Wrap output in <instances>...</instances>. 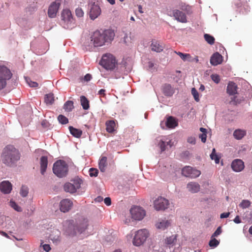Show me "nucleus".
Wrapping results in <instances>:
<instances>
[{
	"label": "nucleus",
	"mask_w": 252,
	"mask_h": 252,
	"mask_svg": "<svg viewBox=\"0 0 252 252\" xmlns=\"http://www.w3.org/2000/svg\"><path fill=\"white\" fill-rule=\"evenodd\" d=\"M114 36V32L110 29L96 31L91 36L90 40L86 41L84 46L86 50L93 51L95 47L102 46L105 43L111 42Z\"/></svg>",
	"instance_id": "obj_1"
},
{
	"label": "nucleus",
	"mask_w": 252,
	"mask_h": 252,
	"mask_svg": "<svg viewBox=\"0 0 252 252\" xmlns=\"http://www.w3.org/2000/svg\"><path fill=\"white\" fill-rule=\"evenodd\" d=\"M0 157L2 163L6 166L14 168L18 165L21 158V154L14 146L8 145L2 150Z\"/></svg>",
	"instance_id": "obj_2"
},
{
	"label": "nucleus",
	"mask_w": 252,
	"mask_h": 252,
	"mask_svg": "<svg viewBox=\"0 0 252 252\" xmlns=\"http://www.w3.org/2000/svg\"><path fill=\"white\" fill-rule=\"evenodd\" d=\"M61 25L66 29H72L76 26V23L69 9H63L61 14Z\"/></svg>",
	"instance_id": "obj_3"
},
{
	"label": "nucleus",
	"mask_w": 252,
	"mask_h": 252,
	"mask_svg": "<svg viewBox=\"0 0 252 252\" xmlns=\"http://www.w3.org/2000/svg\"><path fill=\"white\" fill-rule=\"evenodd\" d=\"M68 171V167L65 161L59 160L54 163L53 172L58 177H65L67 175Z\"/></svg>",
	"instance_id": "obj_4"
},
{
	"label": "nucleus",
	"mask_w": 252,
	"mask_h": 252,
	"mask_svg": "<svg viewBox=\"0 0 252 252\" xmlns=\"http://www.w3.org/2000/svg\"><path fill=\"white\" fill-rule=\"evenodd\" d=\"M99 63L106 69L112 70L115 67L116 61L112 55L107 54L102 56Z\"/></svg>",
	"instance_id": "obj_5"
},
{
	"label": "nucleus",
	"mask_w": 252,
	"mask_h": 252,
	"mask_svg": "<svg viewBox=\"0 0 252 252\" xmlns=\"http://www.w3.org/2000/svg\"><path fill=\"white\" fill-rule=\"evenodd\" d=\"M149 236V232L146 229H141L135 232L132 242L135 246H140L146 240Z\"/></svg>",
	"instance_id": "obj_6"
},
{
	"label": "nucleus",
	"mask_w": 252,
	"mask_h": 252,
	"mask_svg": "<svg viewBox=\"0 0 252 252\" xmlns=\"http://www.w3.org/2000/svg\"><path fill=\"white\" fill-rule=\"evenodd\" d=\"M82 180L79 178H75L71 181V182L64 184L63 188L66 192L70 193H75L76 190L80 188Z\"/></svg>",
	"instance_id": "obj_7"
},
{
	"label": "nucleus",
	"mask_w": 252,
	"mask_h": 252,
	"mask_svg": "<svg viewBox=\"0 0 252 252\" xmlns=\"http://www.w3.org/2000/svg\"><path fill=\"white\" fill-rule=\"evenodd\" d=\"M132 219L136 220H142L146 215L145 211L140 206H133L130 210Z\"/></svg>",
	"instance_id": "obj_8"
},
{
	"label": "nucleus",
	"mask_w": 252,
	"mask_h": 252,
	"mask_svg": "<svg viewBox=\"0 0 252 252\" xmlns=\"http://www.w3.org/2000/svg\"><path fill=\"white\" fill-rule=\"evenodd\" d=\"M182 173L185 177L196 178L200 176L201 172L190 166H186L182 169Z\"/></svg>",
	"instance_id": "obj_9"
},
{
	"label": "nucleus",
	"mask_w": 252,
	"mask_h": 252,
	"mask_svg": "<svg viewBox=\"0 0 252 252\" xmlns=\"http://www.w3.org/2000/svg\"><path fill=\"white\" fill-rule=\"evenodd\" d=\"M155 209L157 211L164 210L167 208L169 205V201L162 197H158L154 202Z\"/></svg>",
	"instance_id": "obj_10"
},
{
	"label": "nucleus",
	"mask_w": 252,
	"mask_h": 252,
	"mask_svg": "<svg viewBox=\"0 0 252 252\" xmlns=\"http://www.w3.org/2000/svg\"><path fill=\"white\" fill-rule=\"evenodd\" d=\"M60 5V0H57L51 4L48 11V14L49 17L53 18L56 16L57 12L59 9Z\"/></svg>",
	"instance_id": "obj_11"
},
{
	"label": "nucleus",
	"mask_w": 252,
	"mask_h": 252,
	"mask_svg": "<svg viewBox=\"0 0 252 252\" xmlns=\"http://www.w3.org/2000/svg\"><path fill=\"white\" fill-rule=\"evenodd\" d=\"M12 76L10 70L3 63H0V78L11 79Z\"/></svg>",
	"instance_id": "obj_12"
},
{
	"label": "nucleus",
	"mask_w": 252,
	"mask_h": 252,
	"mask_svg": "<svg viewBox=\"0 0 252 252\" xmlns=\"http://www.w3.org/2000/svg\"><path fill=\"white\" fill-rule=\"evenodd\" d=\"M232 170L236 172L241 171L244 168V163L240 159H234L231 163V165Z\"/></svg>",
	"instance_id": "obj_13"
},
{
	"label": "nucleus",
	"mask_w": 252,
	"mask_h": 252,
	"mask_svg": "<svg viewBox=\"0 0 252 252\" xmlns=\"http://www.w3.org/2000/svg\"><path fill=\"white\" fill-rule=\"evenodd\" d=\"M72 205L73 203L70 199H63L60 202V210L63 213L67 212L71 208Z\"/></svg>",
	"instance_id": "obj_14"
},
{
	"label": "nucleus",
	"mask_w": 252,
	"mask_h": 252,
	"mask_svg": "<svg viewBox=\"0 0 252 252\" xmlns=\"http://www.w3.org/2000/svg\"><path fill=\"white\" fill-rule=\"evenodd\" d=\"M101 13V9L99 6L94 3L90 10V17L92 20L96 19Z\"/></svg>",
	"instance_id": "obj_15"
},
{
	"label": "nucleus",
	"mask_w": 252,
	"mask_h": 252,
	"mask_svg": "<svg viewBox=\"0 0 252 252\" xmlns=\"http://www.w3.org/2000/svg\"><path fill=\"white\" fill-rule=\"evenodd\" d=\"M12 189V184L8 181H3L0 184V190L4 194L9 193Z\"/></svg>",
	"instance_id": "obj_16"
},
{
	"label": "nucleus",
	"mask_w": 252,
	"mask_h": 252,
	"mask_svg": "<svg viewBox=\"0 0 252 252\" xmlns=\"http://www.w3.org/2000/svg\"><path fill=\"white\" fill-rule=\"evenodd\" d=\"M163 94L167 97H171L175 93V89L169 84H165L162 87Z\"/></svg>",
	"instance_id": "obj_17"
},
{
	"label": "nucleus",
	"mask_w": 252,
	"mask_h": 252,
	"mask_svg": "<svg viewBox=\"0 0 252 252\" xmlns=\"http://www.w3.org/2000/svg\"><path fill=\"white\" fill-rule=\"evenodd\" d=\"M173 16L178 22L186 23L187 22L185 14L179 10H174L173 11Z\"/></svg>",
	"instance_id": "obj_18"
},
{
	"label": "nucleus",
	"mask_w": 252,
	"mask_h": 252,
	"mask_svg": "<svg viewBox=\"0 0 252 252\" xmlns=\"http://www.w3.org/2000/svg\"><path fill=\"white\" fill-rule=\"evenodd\" d=\"M223 61L222 56L218 52L214 53L211 57L210 63L214 66L220 64Z\"/></svg>",
	"instance_id": "obj_19"
},
{
	"label": "nucleus",
	"mask_w": 252,
	"mask_h": 252,
	"mask_svg": "<svg viewBox=\"0 0 252 252\" xmlns=\"http://www.w3.org/2000/svg\"><path fill=\"white\" fill-rule=\"evenodd\" d=\"M151 50L156 52H161L164 49L163 44L160 42L153 40L151 45Z\"/></svg>",
	"instance_id": "obj_20"
},
{
	"label": "nucleus",
	"mask_w": 252,
	"mask_h": 252,
	"mask_svg": "<svg viewBox=\"0 0 252 252\" xmlns=\"http://www.w3.org/2000/svg\"><path fill=\"white\" fill-rule=\"evenodd\" d=\"M171 224L170 220H159L156 224L158 229L164 230L167 228Z\"/></svg>",
	"instance_id": "obj_21"
},
{
	"label": "nucleus",
	"mask_w": 252,
	"mask_h": 252,
	"mask_svg": "<svg viewBox=\"0 0 252 252\" xmlns=\"http://www.w3.org/2000/svg\"><path fill=\"white\" fill-rule=\"evenodd\" d=\"M187 188L188 190L191 193H196L199 191L200 186L196 182H191L188 184Z\"/></svg>",
	"instance_id": "obj_22"
},
{
	"label": "nucleus",
	"mask_w": 252,
	"mask_h": 252,
	"mask_svg": "<svg viewBox=\"0 0 252 252\" xmlns=\"http://www.w3.org/2000/svg\"><path fill=\"white\" fill-rule=\"evenodd\" d=\"M237 86L235 83L229 82L227 87V92L230 95H234L237 93Z\"/></svg>",
	"instance_id": "obj_23"
},
{
	"label": "nucleus",
	"mask_w": 252,
	"mask_h": 252,
	"mask_svg": "<svg viewBox=\"0 0 252 252\" xmlns=\"http://www.w3.org/2000/svg\"><path fill=\"white\" fill-rule=\"evenodd\" d=\"M172 145L173 143L170 140L168 141H166L161 139L158 143V145L160 147L161 152L164 151L168 147L171 148L172 146Z\"/></svg>",
	"instance_id": "obj_24"
},
{
	"label": "nucleus",
	"mask_w": 252,
	"mask_h": 252,
	"mask_svg": "<svg viewBox=\"0 0 252 252\" xmlns=\"http://www.w3.org/2000/svg\"><path fill=\"white\" fill-rule=\"evenodd\" d=\"M48 164V159L47 157L42 156L40 158V167H41V173L44 175L45 172Z\"/></svg>",
	"instance_id": "obj_25"
},
{
	"label": "nucleus",
	"mask_w": 252,
	"mask_h": 252,
	"mask_svg": "<svg viewBox=\"0 0 252 252\" xmlns=\"http://www.w3.org/2000/svg\"><path fill=\"white\" fill-rule=\"evenodd\" d=\"M165 126L168 128H174L177 126V122L173 117H169L165 122Z\"/></svg>",
	"instance_id": "obj_26"
},
{
	"label": "nucleus",
	"mask_w": 252,
	"mask_h": 252,
	"mask_svg": "<svg viewBox=\"0 0 252 252\" xmlns=\"http://www.w3.org/2000/svg\"><path fill=\"white\" fill-rule=\"evenodd\" d=\"M99 168L101 172H104L106 170V167L107 165V158L106 157H102L99 160Z\"/></svg>",
	"instance_id": "obj_27"
},
{
	"label": "nucleus",
	"mask_w": 252,
	"mask_h": 252,
	"mask_svg": "<svg viewBox=\"0 0 252 252\" xmlns=\"http://www.w3.org/2000/svg\"><path fill=\"white\" fill-rule=\"evenodd\" d=\"M68 128H69L70 133L74 137H76V138H79L81 137V136L82 134V130H81L80 129L74 128L72 126H69Z\"/></svg>",
	"instance_id": "obj_28"
},
{
	"label": "nucleus",
	"mask_w": 252,
	"mask_h": 252,
	"mask_svg": "<svg viewBox=\"0 0 252 252\" xmlns=\"http://www.w3.org/2000/svg\"><path fill=\"white\" fill-rule=\"evenodd\" d=\"M88 224L87 222H84L79 225L77 228V232L80 234H83L84 235H88V232H86V231L88 229Z\"/></svg>",
	"instance_id": "obj_29"
},
{
	"label": "nucleus",
	"mask_w": 252,
	"mask_h": 252,
	"mask_svg": "<svg viewBox=\"0 0 252 252\" xmlns=\"http://www.w3.org/2000/svg\"><path fill=\"white\" fill-rule=\"evenodd\" d=\"M106 130L109 133L113 132L115 130V123L113 120H110L106 123Z\"/></svg>",
	"instance_id": "obj_30"
},
{
	"label": "nucleus",
	"mask_w": 252,
	"mask_h": 252,
	"mask_svg": "<svg viewBox=\"0 0 252 252\" xmlns=\"http://www.w3.org/2000/svg\"><path fill=\"white\" fill-rule=\"evenodd\" d=\"M81 104L84 110H88L89 108V102L88 99L84 95L80 96Z\"/></svg>",
	"instance_id": "obj_31"
},
{
	"label": "nucleus",
	"mask_w": 252,
	"mask_h": 252,
	"mask_svg": "<svg viewBox=\"0 0 252 252\" xmlns=\"http://www.w3.org/2000/svg\"><path fill=\"white\" fill-rule=\"evenodd\" d=\"M54 94L52 93L46 94L45 95L44 101L48 105H51L54 102Z\"/></svg>",
	"instance_id": "obj_32"
},
{
	"label": "nucleus",
	"mask_w": 252,
	"mask_h": 252,
	"mask_svg": "<svg viewBox=\"0 0 252 252\" xmlns=\"http://www.w3.org/2000/svg\"><path fill=\"white\" fill-rule=\"evenodd\" d=\"M245 134L246 132L244 130L236 129L233 133V136L236 139L240 140L244 137Z\"/></svg>",
	"instance_id": "obj_33"
},
{
	"label": "nucleus",
	"mask_w": 252,
	"mask_h": 252,
	"mask_svg": "<svg viewBox=\"0 0 252 252\" xmlns=\"http://www.w3.org/2000/svg\"><path fill=\"white\" fill-rule=\"evenodd\" d=\"M73 106V102L72 101L68 100L64 104L63 109L66 112H70L72 111Z\"/></svg>",
	"instance_id": "obj_34"
},
{
	"label": "nucleus",
	"mask_w": 252,
	"mask_h": 252,
	"mask_svg": "<svg viewBox=\"0 0 252 252\" xmlns=\"http://www.w3.org/2000/svg\"><path fill=\"white\" fill-rule=\"evenodd\" d=\"M175 53L178 55L184 61H190L191 56L189 54H184L180 52L175 51Z\"/></svg>",
	"instance_id": "obj_35"
},
{
	"label": "nucleus",
	"mask_w": 252,
	"mask_h": 252,
	"mask_svg": "<svg viewBox=\"0 0 252 252\" xmlns=\"http://www.w3.org/2000/svg\"><path fill=\"white\" fill-rule=\"evenodd\" d=\"M204 37L205 40L209 44L213 45L214 43L215 38L213 36H212L209 34L205 33L204 35Z\"/></svg>",
	"instance_id": "obj_36"
},
{
	"label": "nucleus",
	"mask_w": 252,
	"mask_h": 252,
	"mask_svg": "<svg viewBox=\"0 0 252 252\" xmlns=\"http://www.w3.org/2000/svg\"><path fill=\"white\" fill-rule=\"evenodd\" d=\"M132 40H133V38L132 37L130 32L125 33V35L123 37V41L125 44H127L130 42Z\"/></svg>",
	"instance_id": "obj_37"
},
{
	"label": "nucleus",
	"mask_w": 252,
	"mask_h": 252,
	"mask_svg": "<svg viewBox=\"0 0 252 252\" xmlns=\"http://www.w3.org/2000/svg\"><path fill=\"white\" fill-rule=\"evenodd\" d=\"M29 193V188L25 186H22L20 189V194L23 197H26Z\"/></svg>",
	"instance_id": "obj_38"
},
{
	"label": "nucleus",
	"mask_w": 252,
	"mask_h": 252,
	"mask_svg": "<svg viewBox=\"0 0 252 252\" xmlns=\"http://www.w3.org/2000/svg\"><path fill=\"white\" fill-rule=\"evenodd\" d=\"M176 241V235H173L168 238L166 240V243L168 245H173Z\"/></svg>",
	"instance_id": "obj_39"
},
{
	"label": "nucleus",
	"mask_w": 252,
	"mask_h": 252,
	"mask_svg": "<svg viewBox=\"0 0 252 252\" xmlns=\"http://www.w3.org/2000/svg\"><path fill=\"white\" fill-rule=\"evenodd\" d=\"M219 241L215 237H211V239L209 241V245L210 247L214 248L217 247L219 245Z\"/></svg>",
	"instance_id": "obj_40"
},
{
	"label": "nucleus",
	"mask_w": 252,
	"mask_h": 252,
	"mask_svg": "<svg viewBox=\"0 0 252 252\" xmlns=\"http://www.w3.org/2000/svg\"><path fill=\"white\" fill-rule=\"evenodd\" d=\"M251 202L249 200H243L239 204V206L242 209L249 208L251 205Z\"/></svg>",
	"instance_id": "obj_41"
},
{
	"label": "nucleus",
	"mask_w": 252,
	"mask_h": 252,
	"mask_svg": "<svg viewBox=\"0 0 252 252\" xmlns=\"http://www.w3.org/2000/svg\"><path fill=\"white\" fill-rule=\"evenodd\" d=\"M58 120L60 123L63 125H65L68 123V119L63 115H59L58 117Z\"/></svg>",
	"instance_id": "obj_42"
},
{
	"label": "nucleus",
	"mask_w": 252,
	"mask_h": 252,
	"mask_svg": "<svg viewBox=\"0 0 252 252\" xmlns=\"http://www.w3.org/2000/svg\"><path fill=\"white\" fill-rule=\"evenodd\" d=\"M25 78L26 82L30 87L32 88H36L38 87V84L37 82L32 81L31 79L28 77H25Z\"/></svg>",
	"instance_id": "obj_43"
},
{
	"label": "nucleus",
	"mask_w": 252,
	"mask_h": 252,
	"mask_svg": "<svg viewBox=\"0 0 252 252\" xmlns=\"http://www.w3.org/2000/svg\"><path fill=\"white\" fill-rule=\"evenodd\" d=\"M10 205L12 208L17 212H22V211L21 207L18 206L16 202L13 201L11 200L10 201Z\"/></svg>",
	"instance_id": "obj_44"
},
{
	"label": "nucleus",
	"mask_w": 252,
	"mask_h": 252,
	"mask_svg": "<svg viewBox=\"0 0 252 252\" xmlns=\"http://www.w3.org/2000/svg\"><path fill=\"white\" fill-rule=\"evenodd\" d=\"M10 79L0 78V91L3 89L7 85V81Z\"/></svg>",
	"instance_id": "obj_45"
},
{
	"label": "nucleus",
	"mask_w": 252,
	"mask_h": 252,
	"mask_svg": "<svg viewBox=\"0 0 252 252\" xmlns=\"http://www.w3.org/2000/svg\"><path fill=\"white\" fill-rule=\"evenodd\" d=\"M191 94L193 95L194 100L198 102L200 100L199 94H198L197 91L195 89V88H192Z\"/></svg>",
	"instance_id": "obj_46"
},
{
	"label": "nucleus",
	"mask_w": 252,
	"mask_h": 252,
	"mask_svg": "<svg viewBox=\"0 0 252 252\" xmlns=\"http://www.w3.org/2000/svg\"><path fill=\"white\" fill-rule=\"evenodd\" d=\"M55 233H57V234L55 237H53L52 235H50V238L54 243H57L58 242L60 241V232H59V231L56 230L55 231Z\"/></svg>",
	"instance_id": "obj_47"
},
{
	"label": "nucleus",
	"mask_w": 252,
	"mask_h": 252,
	"mask_svg": "<svg viewBox=\"0 0 252 252\" xmlns=\"http://www.w3.org/2000/svg\"><path fill=\"white\" fill-rule=\"evenodd\" d=\"M98 171L96 168H91L89 169V175L91 177H96L98 175Z\"/></svg>",
	"instance_id": "obj_48"
},
{
	"label": "nucleus",
	"mask_w": 252,
	"mask_h": 252,
	"mask_svg": "<svg viewBox=\"0 0 252 252\" xmlns=\"http://www.w3.org/2000/svg\"><path fill=\"white\" fill-rule=\"evenodd\" d=\"M76 15L78 17H82L84 15V12L81 8H77L75 10Z\"/></svg>",
	"instance_id": "obj_49"
},
{
	"label": "nucleus",
	"mask_w": 252,
	"mask_h": 252,
	"mask_svg": "<svg viewBox=\"0 0 252 252\" xmlns=\"http://www.w3.org/2000/svg\"><path fill=\"white\" fill-rule=\"evenodd\" d=\"M210 156L211 159L215 160L216 163H219L220 158L217 155V154H214V153H211Z\"/></svg>",
	"instance_id": "obj_50"
},
{
	"label": "nucleus",
	"mask_w": 252,
	"mask_h": 252,
	"mask_svg": "<svg viewBox=\"0 0 252 252\" xmlns=\"http://www.w3.org/2000/svg\"><path fill=\"white\" fill-rule=\"evenodd\" d=\"M221 226H219L217 228V230L215 231V232L212 234V238L217 237L221 233Z\"/></svg>",
	"instance_id": "obj_51"
},
{
	"label": "nucleus",
	"mask_w": 252,
	"mask_h": 252,
	"mask_svg": "<svg viewBox=\"0 0 252 252\" xmlns=\"http://www.w3.org/2000/svg\"><path fill=\"white\" fill-rule=\"evenodd\" d=\"M211 79L216 83H218L220 81V76L217 74H212L211 76Z\"/></svg>",
	"instance_id": "obj_52"
},
{
	"label": "nucleus",
	"mask_w": 252,
	"mask_h": 252,
	"mask_svg": "<svg viewBox=\"0 0 252 252\" xmlns=\"http://www.w3.org/2000/svg\"><path fill=\"white\" fill-rule=\"evenodd\" d=\"M230 102L232 104L236 105L238 103H240V100H239L237 98L236 96H233L231 98V100Z\"/></svg>",
	"instance_id": "obj_53"
},
{
	"label": "nucleus",
	"mask_w": 252,
	"mask_h": 252,
	"mask_svg": "<svg viewBox=\"0 0 252 252\" xmlns=\"http://www.w3.org/2000/svg\"><path fill=\"white\" fill-rule=\"evenodd\" d=\"M199 137L201 139L203 143H205L206 141L207 133H201L199 135Z\"/></svg>",
	"instance_id": "obj_54"
},
{
	"label": "nucleus",
	"mask_w": 252,
	"mask_h": 252,
	"mask_svg": "<svg viewBox=\"0 0 252 252\" xmlns=\"http://www.w3.org/2000/svg\"><path fill=\"white\" fill-rule=\"evenodd\" d=\"M41 245L42 246L43 250L46 252H48L51 250V247L48 244H43V243H41Z\"/></svg>",
	"instance_id": "obj_55"
},
{
	"label": "nucleus",
	"mask_w": 252,
	"mask_h": 252,
	"mask_svg": "<svg viewBox=\"0 0 252 252\" xmlns=\"http://www.w3.org/2000/svg\"><path fill=\"white\" fill-rule=\"evenodd\" d=\"M188 142L192 145H194L195 144V138L193 137H189L188 139Z\"/></svg>",
	"instance_id": "obj_56"
},
{
	"label": "nucleus",
	"mask_w": 252,
	"mask_h": 252,
	"mask_svg": "<svg viewBox=\"0 0 252 252\" xmlns=\"http://www.w3.org/2000/svg\"><path fill=\"white\" fill-rule=\"evenodd\" d=\"M126 67L125 65H122L121 66V69H122V73L124 74H127L129 71H130V69H126Z\"/></svg>",
	"instance_id": "obj_57"
},
{
	"label": "nucleus",
	"mask_w": 252,
	"mask_h": 252,
	"mask_svg": "<svg viewBox=\"0 0 252 252\" xmlns=\"http://www.w3.org/2000/svg\"><path fill=\"white\" fill-rule=\"evenodd\" d=\"M104 202L106 205L109 206L111 203V198L110 197H106L104 199Z\"/></svg>",
	"instance_id": "obj_58"
},
{
	"label": "nucleus",
	"mask_w": 252,
	"mask_h": 252,
	"mask_svg": "<svg viewBox=\"0 0 252 252\" xmlns=\"http://www.w3.org/2000/svg\"><path fill=\"white\" fill-rule=\"evenodd\" d=\"M229 212L223 213L220 214V218L221 219L227 218L229 217Z\"/></svg>",
	"instance_id": "obj_59"
},
{
	"label": "nucleus",
	"mask_w": 252,
	"mask_h": 252,
	"mask_svg": "<svg viewBox=\"0 0 252 252\" xmlns=\"http://www.w3.org/2000/svg\"><path fill=\"white\" fill-rule=\"evenodd\" d=\"M49 125V123L45 120H43L41 122V125L43 127H48Z\"/></svg>",
	"instance_id": "obj_60"
},
{
	"label": "nucleus",
	"mask_w": 252,
	"mask_h": 252,
	"mask_svg": "<svg viewBox=\"0 0 252 252\" xmlns=\"http://www.w3.org/2000/svg\"><path fill=\"white\" fill-rule=\"evenodd\" d=\"M91 79H92V76L90 74H87L84 76V80H85V81H86L87 82L90 81L91 80Z\"/></svg>",
	"instance_id": "obj_61"
},
{
	"label": "nucleus",
	"mask_w": 252,
	"mask_h": 252,
	"mask_svg": "<svg viewBox=\"0 0 252 252\" xmlns=\"http://www.w3.org/2000/svg\"><path fill=\"white\" fill-rule=\"evenodd\" d=\"M233 221L236 223H240L241 222V220L239 218V216H236V217L233 220Z\"/></svg>",
	"instance_id": "obj_62"
},
{
	"label": "nucleus",
	"mask_w": 252,
	"mask_h": 252,
	"mask_svg": "<svg viewBox=\"0 0 252 252\" xmlns=\"http://www.w3.org/2000/svg\"><path fill=\"white\" fill-rule=\"evenodd\" d=\"M103 198L102 197L98 196L95 198L94 201L96 202H101L103 201Z\"/></svg>",
	"instance_id": "obj_63"
},
{
	"label": "nucleus",
	"mask_w": 252,
	"mask_h": 252,
	"mask_svg": "<svg viewBox=\"0 0 252 252\" xmlns=\"http://www.w3.org/2000/svg\"><path fill=\"white\" fill-rule=\"evenodd\" d=\"M200 131L202 133H207V129L205 128H203V127H200Z\"/></svg>",
	"instance_id": "obj_64"
}]
</instances>
